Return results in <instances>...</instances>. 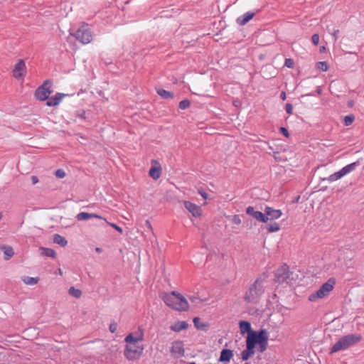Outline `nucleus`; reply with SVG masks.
I'll use <instances>...</instances> for the list:
<instances>
[{
  "instance_id": "56",
  "label": "nucleus",
  "mask_w": 364,
  "mask_h": 364,
  "mask_svg": "<svg viewBox=\"0 0 364 364\" xmlns=\"http://www.w3.org/2000/svg\"><path fill=\"white\" fill-rule=\"evenodd\" d=\"M146 223L147 225L149 226V228H151V223H149V221L147 220Z\"/></svg>"
},
{
  "instance_id": "53",
  "label": "nucleus",
  "mask_w": 364,
  "mask_h": 364,
  "mask_svg": "<svg viewBox=\"0 0 364 364\" xmlns=\"http://www.w3.org/2000/svg\"><path fill=\"white\" fill-rule=\"evenodd\" d=\"M280 97H281V99H282V100H286L287 96H286V93H285V92L282 91V92H281V94H280Z\"/></svg>"
},
{
  "instance_id": "45",
  "label": "nucleus",
  "mask_w": 364,
  "mask_h": 364,
  "mask_svg": "<svg viewBox=\"0 0 364 364\" xmlns=\"http://www.w3.org/2000/svg\"><path fill=\"white\" fill-rule=\"evenodd\" d=\"M198 194H200L204 199H207L208 198V194L206 193V191L203 189L200 188L198 190Z\"/></svg>"
},
{
  "instance_id": "25",
  "label": "nucleus",
  "mask_w": 364,
  "mask_h": 364,
  "mask_svg": "<svg viewBox=\"0 0 364 364\" xmlns=\"http://www.w3.org/2000/svg\"><path fill=\"white\" fill-rule=\"evenodd\" d=\"M40 250L41 251V255L46 257H50L52 258L56 257V252L54 250L47 247H40Z\"/></svg>"
},
{
  "instance_id": "50",
  "label": "nucleus",
  "mask_w": 364,
  "mask_h": 364,
  "mask_svg": "<svg viewBox=\"0 0 364 364\" xmlns=\"http://www.w3.org/2000/svg\"><path fill=\"white\" fill-rule=\"evenodd\" d=\"M339 33V30L336 29L333 32V36L334 37V41H336L338 39V36Z\"/></svg>"
},
{
  "instance_id": "15",
  "label": "nucleus",
  "mask_w": 364,
  "mask_h": 364,
  "mask_svg": "<svg viewBox=\"0 0 364 364\" xmlns=\"http://www.w3.org/2000/svg\"><path fill=\"white\" fill-rule=\"evenodd\" d=\"M255 12L247 11L244 14L240 16L237 19L236 22L240 26H244L255 15Z\"/></svg>"
},
{
  "instance_id": "58",
  "label": "nucleus",
  "mask_w": 364,
  "mask_h": 364,
  "mask_svg": "<svg viewBox=\"0 0 364 364\" xmlns=\"http://www.w3.org/2000/svg\"><path fill=\"white\" fill-rule=\"evenodd\" d=\"M351 105H352V102L348 103V106H351Z\"/></svg>"
},
{
  "instance_id": "16",
  "label": "nucleus",
  "mask_w": 364,
  "mask_h": 364,
  "mask_svg": "<svg viewBox=\"0 0 364 364\" xmlns=\"http://www.w3.org/2000/svg\"><path fill=\"white\" fill-rule=\"evenodd\" d=\"M232 357L233 351L228 348H224L220 352V355L218 360L221 363H227L230 362Z\"/></svg>"
},
{
  "instance_id": "47",
  "label": "nucleus",
  "mask_w": 364,
  "mask_h": 364,
  "mask_svg": "<svg viewBox=\"0 0 364 364\" xmlns=\"http://www.w3.org/2000/svg\"><path fill=\"white\" fill-rule=\"evenodd\" d=\"M280 133L282 134L286 137H289V136L287 129L284 127H280Z\"/></svg>"
},
{
  "instance_id": "46",
  "label": "nucleus",
  "mask_w": 364,
  "mask_h": 364,
  "mask_svg": "<svg viewBox=\"0 0 364 364\" xmlns=\"http://www.w3.org/2000/svg\"><path fill=\"white\" fill-rule=\"evenodd\" d=\"M232 223L235 225H240L241 223V219L238 215H235L233 216Z\"/></svg>"
},
{
  "instance_id": "51",
  "label": "nucleus",
  "mask_w": 364,
  "mask_h": 364,
  "mask_svg": "<svg viewBox=\"0 0 364 364\" xmlns=\"http://www.w3.org/2000/svg\"><path fill=\"white\" fill-rule=\"evenodd\" d=\"M189 299L191 300V302H195V303H196L197 301L199 300L198 297H196V296H190Z\"/></svg>"
},
{
  "instance_id": "37",
  "label": "nucleus",
  "mask_w": 364,
  "mask_h": 364,
  "mask_svg": "<svg viewBox=\"0 0 364 364\" xmlns=\"http://www.w3.org/2000/svg\"><path fill=\"white\" fill-rule=\"evenodd\" d=\"M190 106H191V102L187 99L181 100L178 105V107L181 109H186L188 108Z\"/></svg>"
},
{
  "instance_id": "40",
  "label": "nucleus",
  "mask_w": 364,
  "mask_h": 364,
  "mask_svg": "<svg viewBox=\"0 0 364 364\" xmlns=\"http://www.w3.org/2000/svg\"><path fill=\"white\" fill-rule=\"evenodd\" d=\"M109 330L111 333H115L117 330V323L115 321L112 322L109 324Z\"/></svg>"
},
{
  "instance_id": "29",
  "label": "nucleus",
  "mask_w": 364,
  "mask_h": 364,
  "mask_svg": "<svg viewBox=\"0 0 364 364\" xmlns=\"http://www.w3.org/2000/svg\"><path fill=\"white\" fill-rule=\"evenodd\" d=\"M343 173L341 172V171H338L337 172H335L334 173L330 175L327 178L326 180H328L329 182H333V181H336L340 178H341L342 177H343Z\"/></svg>"
},
{
  "instance_id": "14",
  "label": "nucleus",
  "mask_w": 364,
  "mask_h": 364,
  "mask_svg": "<svg viewBox=\"0 0 364 364\" xmlns=\"http://www.w3.org/2000/svg\"><path fill=\"white\" fill-rule=\"evenodd\" d=\"M184 206L193 215V216L199 217L201 215V209L196 204L191 201H185Z\"/></svg>"
},
{
  "instance_id": "22",
  "label": "nucleus",
  "mask_w": 364,
  "mask_h": 364,
  "mask_svg": "<svg viewBox=\"0 0 364 364\" xmlns=\"http://www.w3.org/2000/svg\"><path fill=\"white\" fill-rule=\"evenodd\" d=\"M149 176L153 178V179H158L159 178V177L161 176V166L159 165V166H151L150 170H149Z\"/></svg>"
},
{
  "instance_id": "17",
  "label": "nucleus",
  "mask_w": 364,
  "mask_h": 364,
  "mask_svg": "<svg viewBox=\"0 0 364 364\" xmlns=\"http://www.w3.org/2000/svg\"><path fill=\"white\" fill-rule=\"evenodd\" d=\"M257 343H262L269 339V333L266 329H260L259 331H254Z\"/></svg>"
},
{
  "instance_id": "41",
  "label": "nucleus",
  "mask_w": 364,
  "mask_h": 364,
  "mask_svg": "<svg viewBox=\"0 0 364 364\" xmlns=\"http://www.w3.org/2000/svg\"><path fill=\"white\" fill-rule=\"evenodd\" d=\"M55 174L59 178H63L65 176V173L63 169L56 170Z\"/></svg>"
},
{
  "instance_id": "20",
  "label": "nucleus",
  "mask_w": 364,
  "mask_h": 364,
  "mask_svg": "<svg viewBox=\"0 0 364 364\" xmlns=\"http://www.w3.org/2000/svg\"><path fill=\"white\" fill-rule=\"evenodd\" d=\"M0 250L4 252V257L6 260L11 259L14 255V250L11 246L6 245H1Z\"/></svg>"
},
{
  "instance_id": "35",
  "label": "nucleus",
  "mask_w": 364,
  "mask_h": 364,
  "mask_svg": "<svg viewBox=\"0 0 364 364\" xmlns=\"http://www.w3.org/2000/svg\"><path fill=\"white\" fill-rule=\"evenodd\" d=\"M316 68L321 71H326L328 69V65L326 61H320L316 63Z\"/></svg>"
},
{
  "instance_id": "26",
  "label": "nucleus",
  "mask_w": 364,
  "mask_h": 364,
  "mask_svg": "<svg viewBox=\"0 0 364 364\" xmlns=\"http://www.w3.org/2000/svg\"><path fill=\"white\" fill-rule=\"evenodd\" d=\"M53 242L60 245L61 247H65L68 244V241L66 240V239L58 234L54 235Z\"/></svg>"
},
{
  "instance_id": "48",
  "label": "nucleus",
  "mask_w": 364,
  "mask_h": 364,
  "mask_svg": "<svg viewBox=\"0 0 364 364\" xmlns=\"http://www.w3.org/2000/svg\"><path fill=\"white\" fill-rule=\"evenodd\" d=\"M109 227H112L113 228H114L119 232L122 233V231H123L122 228L121 227L118 226L117 225H116L115 223H109Z\"/></svg>"
},
{
  "instance_id": "59",
  "label": "nucleus",
  "mask_w": 364,
  "mask_h": 364,
  "mask_svg": "<svg viewBox=\"0 0 364 364\" xmlns=\"http://www.w3.org/2000/svg\"><path fill=\"white\" fill-rule=\"evenodd\" d=\"M245 364H250L249 363H245Z\"/></svg>"
},
{
  "instance_id": "3",
  "label": "nucleus",
  "mask_w": 364,
  "mask_h": 364,
  "mask_svg": "<svg viewBox=\"0 0 364 364\" xmlns=\"http://www.w3.org/2000/svg\"><path fill=\"white\" fill-rule=\"evenodd\" d=\"M361 340L360 335L348 334L341 337L331 348L330 353H334L340 350H344L355 345Z\"/></svg>"
},
{
  "instance_id": "1",
  "label": "nucleus",
  "mask_w": 364,
  "mask_h": 364,
  "mask_svg": "<svg viewBox=\"0 0 364 364\" xmlns=\"http://www.w3.org/2000/svg\"><path fill=\"white\" fill-rule=\"evenodd\" d=\"M162 300L166 305L176 311H186L189 307L186 299L175 291L165 293L162 296Z\"/></svg>"
},
{
  "instance_id": "39",
  "label": "nucleus",
  "mask_w": 364,
  "mask_h": 364,
  "mask_svg": "<svg viewBox=\"0 0 364 364\" xmlns=\"http://www.w3.org/2000/svg\"><path fill=\"white\" fill-rule=\"evenodd\" d=\"M267 342H268V341H266L257 343L259 347V350L260 353H263L264 350H266V349L267 348Z\"/></svg>"
},
{
  "instance_id": "2",
  "label": "nucleus",
  "mask_w": 364,
  "mask_h": 364,
  "mask_svg": "<svg viewBox=\"0 0 364 364\" xmlns=\"http://www.w3.org/2000/svg\"><path fill=\"white\" fill-rule=\"evenodd\" d=\"M263 283L264 280L258 277L246 291L244 300L247 303L257 304L264 293Z\"/></svg>"
},
{
  "instance_id": "52",
  "label": "nucleus",
  "mask_w": 364,
  "mask_h": 364,
  "mask_svg": "<svg viewBox=\"0 0 364 364\" xmlns=\"http://www.w3.org/2000/svg\"><path fill=\"white\" fill-rule=\"evenodd\" d=\"M136 340H137V343H138L139 341H143V339H144V333L141 332V334H140V336H138V337H136Z\"/></svg>"
},
{
  "instance_id": "49",
  "label": "nucleus",
  "mask_w": 364,
  "mask_h": 364,
  "mask_svg": "<svg viewBox=\"0 0 364 364\" xmlns=\"http://www.w3.org/2000/svg\"><path fill=\"white\" fill-rule=\"evenodd\" d=\"M31 178L33 184H36L38 182V178L36 176H32Z\"/></svg>"
},
{
  "instance_id": "32",
  "label": "nucleus",
  "mask_w": 364,
  "mask_h": 364,
  "mask_svg": "<svg viewBox=\"0 0 364 364\" xmlns=\"http://www.w3.org/2000/svg\"><path fill=\"white\" fill-rule=\"evenodd\" d=\"M68 294L76 299H79L82 295V291L78 289H75L74 287H71L68 289Z\"/></svg>"
},
{
  "instance_id": "31",
  "label": "nucleus",
  "mask_w": 364,
  "mask_h": 364,
  "mask_svg": "<svg viewBox=\"0 0 364 364\" xmlns=\"http://www.w3.org/2000/svg\"><path fill=\"white\" fill-rule=\"evenodd\" d=\"M193 322L197 329L204 330L207 327V325L201 322L200 318L198 317H195L193 320Z\"/></svg>"
},
{
  "instance_id": "12",
  "label": "nucleus",
  "mask_w": 364,
  "mask_h": 364,
  "mask_svg": "<svg viewBox=\"0 0 364 364\" xmlns=\"http://www.w3.org/2000/svg\"><path fill=\"white\" fill-rule=\"evenodd\" d=\"M171 353L177 358L183 356L185 350L183 342L180 341H174L172 343Z\"/></svg>"
},
{
  "instance_id": "23",
  "label": "nucleus",
  "mask_w": 364,
  "mask_h": 364,
  "mask_svg": "<svg viewBox=\"0 0 364 364\" xmlns=\"http://www.w3.org/2000/svg\"><path fill=\"white\" fill-rule=\"evenodd\" d=\"M359 162L355 161L353 163H351L350 164L346 165V166L343 167L341 171L343 173V176H346V174L353 171L357 166H358Z\"/></svg>"
},
{
  "instance_id": "36",
  "label": "nucleus",
  "mask_w": 364,
  "mask_h": 364,
  "mask_svg": "<svg viewBox=\"0 0 364 364\" xmlns=\"http://www.w3.org/2000/svg\"><path fill=\"white\" fill-rule=\"evenodd\" d=\"M355 117L353 114L346 115L343 119L345 126H350L354 121Z\"/></svg>"
},
{
  "instance_id": "7",
  "label": "nucleus",
  "mask_w": 364,
  "mask_h": 364,
  "mask_svg": "<svg viewBox=\"0 0 364 364\" xmlns=\"http://www.w3.org/2000/svg\"><path fill=\"white\" fill-rule=\"evenodd\" d=\"M52 81L46 80L35 91V97L40 101H44L48 99L49 95L53 92L51 89Z\"/></svg>"
},
{
  "instance_id": "42",
  "label": "nucleus",
  "mask_w": 364,
  "mask_h": 364,
  "mask_svg": "<svg viewBox=\"0 0 364 364\" xmlns=\"http://www.w3.org/2000/svg\"><path fill=\"white\" fill-rule=\"evenodd\" d=\"M294 60L291 58H287L285 60L284 65L289 68H291L294 67Z\"/></svg>"
},
{
  "instance_id": "43",
  "label": "nucleus",
  "mask_w": 364,
  "mask_h": 364,
  "mask_svg": "<svg viewBox=\"0 0 364 364\" xmlns=\"http://www.w3.org/2000/svg\"><path fill=\"white\" fill-rule=\"evenodd\" d=\"M311 41L312 43L315 45V46H317L318 44V42H319V36L318 33H314L312 36H311Z\"/></svg>"
},
{
  "instance_id": "27",
  "label": "nucleus",
  "mask_w": 364,
  "mask_h": 364,
  "mask_svg": "<svg viewBox=\"0 0 364 364\" xmlns=\"http://www.w3.org/2000/svg\"><path fill=\"white\" fill-rule=\"evenodd\" d=\"M157 94L161 97L162 98L164 99H172L173 97V93L170 92V91H167L164 89H162V88H159L157 90Z\"/></svg>"
},
{
  "instance_id": "18",
  "label": "nucleus",
  "mask_w": 364,
  "mask_h": 364,
  "mask_svg": "<svg viewBox=\"0 0 364 364\" xmlns=\"http://www.w3.org/2000/svg\"><path fill=\"white\" fill-rule=\"evenodd\" d=\"M250 345L251 344H246V349L242 351L241 356L243 360H247L255 354V348Z\"/></svg>"
},
{
  "instance_id": "28",
  "label": "nucleus",
  "mask_w": 364,
  "mask_h": 364,
  "mask_svg": "<svg viewBox=\"0 0 364 364\" xmlns=\"http://www.w3.org/2000/svg\"><path fill=\"white\" fill-rule=\"evenodd\" d=\"M256 338H257L255 336L254 331L251 332L250 333H249L247 338L246 344H251V346L255 348V345L257 344V341Z\"/></svg>"
},
{
  "instance_id": "54",
  "label": "nucleus",
  "mask_w": 364,
  "mask_h": 364,
  "mask_svg": "<svg viewBox=\"0 0 364 364\" xmlns=\"http://www.w3.org/2000/svg\"><path fill=\"white\" fill-rule=\"evenodd\" d=\"M95 251L97 252V253H101L102 252V249L101 247H96L95 248Z\"/></svg>"
},
{
  "instance_id": "38",
  "label": "nucleus",
  "mask_w": 364,
  "mask_h": 364,
  "mask_svg": "<svg viewBox=\"0 0 364 364\" xmlns=\"http://www.w3.org/2000/svg\"><path fill=\"white\" fill-rule=\"evenodd\" d=\"M279 229H280V227H279V224L277 223L270 224L267 228V230L269 232H277V231L279 230Z\"/></svg>"
},
{
  "instance_id": "4",
  "label": "nucleus",
  "mask_w": 364,
  "mask_h": 364,
  "mask_svg": "<svg viewBox=\"0 0 364 364\" xmlns=\"http://www.w3.org/2000/svg\"><path fill=\"white\" fill-rule=\"evenodd\" d=\"M92 226L96 235L107 236L109 233V223L100 215L92 213Z\"/></svg>"
},
{
  "instance_id": "44",
  "label": "nucleus",
  "mask_w": 364,
  "mask_h": 364,
  "mask_svg": "<svg viewBox=\"0 0 364 364\" xmlns=\"http://www.w3.org/2000/svg\"><path fill=\"white\" fill-rule=\"evenodd\" d=\"M285 110L287 114H291L293 112V106L290 103H287L285 105Z\"/></svg>"
},
{
  "instance_id": "55",
  "label": "nucleus",
  "mask_w": 364,
  "mask_h": 364,
  "mask_svg": "<svg viewBox=\"0 0 364 364\" xmlns=\"http://www.w3.org/2000/svg\"><path fill=\"white\" fill-rule=\"evenodd\" d=\"M316 92L318 95H320L321 93V89L320 87H318Z\"/></svg>"
},
{
  "instance_id": "57",
  "label": "nucleus",
  "mask_w": 364,
  "mask_h": 364,
  "mask_svg": "<svg viewBox=\"0 0 364 364\" xmlns=\"http://www.w3.org/2000/svg\"><path fill=\"white\" fill-rule=\"evenodd\" d=\"M2 218V214L0 213V220H1Z\"/></svg>"
},
{
  "instance_id": "30",
  "label": "nucleus",
  "mask_w": 364,
  "mask_h": 364,
  "mask_svg": "<svg viewBox=\"0 0 364 364\" xmlns=\"http://www.w3.org/2000/svg\"><path fill=\"white\" fill-rule=\"evenodd\" d=\"M39 280L38 277H24L22 279V281L24 284L27 285H34L38 283Z\"/></svg>"
},
{
  "instance_id": "5",
  "label": "nucleus",
  "mask_w": 364,
  "mask_h": 364,
  "mask_svg": "<svg viewBox=\"0 0 364 364\" xmlns=\"http://www.w3.org/2000/svg\"><path fill=\"white\" fill-rule=\"evenodd\" d=\"M335 284L336 279L334 278H330L326 282L323 284L316 292L309 296V300L315 301L318 299L324 298L333 290Z\"/></svg>"
},
{
  "instance_id": "6",
  "label": "nucleus",
  "mask_w": 364,
  "mask_h": 364,
  "mask_svg": "<svg viewBox=\"0 0 364 364\" xmlns=\"http://www.w3.org/2000/svg\"><path fill=\"white\" fill-rule=\"evenodd\" d=\"M144 349L142 345L127 344L124 350V355L129 361L136 360L142 355Z\"/></svg>"
},
{
  "instance_id": "34",
  "label": "nucleus",
  "mask_w": 364,
  "mask_h": 364,
  "mask_svg": "<svg viewBox=\"0 0 364 364\" xmlns=\"http://www.w3.org/2000/svg\"><path fill=\"white\" fill-rule=\"evenodd\" d=\"M124 341L127 343V344H138L137 343V340L136 338V337H134L133 336L132 333H129L128 334L125 338H124Z\"/></svg>"
},
{
  "instance_id": "19",
  "label": "nucleus",
  "mask_w": 364,
  "mask_h": 364,
  "mask_svg": "<svg viewBox=\"0 0 364 364\" xmlns=\"http://www.w3.org/2000/svg\"><path fill=\"white\" fill-rule=\"evenodd\" d=\"M65 96V94L57 93L53 97L50 98L47 101L46 105L48 107L56 106L60 102V101Z\"/></svg>"
},
{
  "instance_id": "9",
  "label": "nucleus",
  "mask_w": 364,
  "mask_h": 364,
  "mask_svg": "<svg viewBox=\"0 0 364 364\" xmlns=\"http://www.w3.org/2000/svg\"><path fill=\"white\" fill-rule=\"evenodd\" d=\"M290 272L289 267L287 264H284L279 268L275 273V281L279 284H282L289 278Z\"/></svg>"
},
{
  "instance_id": "24",
  "label": "nucleus",
  "mask_w": 364,
  "mask_h": 364,
  "mask_svg": "<svg viewBox=\"0 0 364 364\" xmlns=\"http://www.w3.org/2000/svg\"><path fill=\"white\" fill-rule=\"evenodd\" d=\"M240 329L242 333L252 332L251 324L247 321H240L239 323Z\"/></svg>"
},
{
  "instance_id": "13",
  "label": "nucleus",
  "mask_w": 364,
  "mask_h": 364,
  "mask_svg": "<svg viewBox=\"0 0 364 364\" xmlns=\"http://www.w3.org/2000/svg\"><path fill=\"white\" fill-rule=\"evenodd\" d=\"M246 213L247 215L252 216V218H254L259 222L265 223V219H264L265 218L264 215V213H262L261 211H258V210H255L254 207L248 206L246 208Z\"/></svg>"
},
{
  "instance_id": "33",
  "label": "nucleus",
  "mask_w": 364,
  "mask_h": 364,
  "mask_svg": "<svg viewBox=\"0 0 364 364\" xmlns=\"http://www.w3.org/2000/svg\"><path fill=\"white\" fill-rule=\"evenodd\" d=\"M76 218L79 221L87 220L91 218V213L82 212L76 215Z\"/></svg>"
},
{
  "instance_id": "21",
  "label": "nucleus",
  "mask_w": 364,
  "mask_h": 364,
  "mask_svg": "<svg viewBox=\"0 0 364 364\" xmlns=\"http://www.w3.org/2000/svg\"><path fill=\"white\" fill-rule=\"evenodd\" d=\"M188 327V324L186 321H177L171 326V329L175 332H179L186 329Z\"/></svg>"
},
{
  "instance_id": "8",
  "label": "nucleus",
  "mask_w": 364,
  "mask_h": 364,
  "mask_svg": "<svg viewBox=\"0 0 364 364\" xmlns=\"http://www.w3.org/2000/svg\"><path fill=\"white\" fill-rule=\"evenodd\" d=\"M75 38L82 44H87L91 41V31L88 23H82L73 35Z\"/></svg>"
},
{
  "instance_id": "11",
  "label": "nucleus",
  "mask_w": 364,
  "mask_h": 364,
  "mask_svg": "<svg viewBox=\"0 0 364 364\" xmlns=\"http://www.w3.org/2000/svg\"><path fill=\"white\" fill-rule=\"evenodd\" d=\"M282 213L279 209H274L273 208L266 206L264 209V215L265 219V223L268 220H273L278 219L281 217Z\"/></svg>"
},
{
  "instance_id": "10",
  "label": "nucleus",
  "mask_w": 364,
  "mask_h": 364,
  "mask_svg": "<svg viewBox=\"0 0 364 364\" xmlns=\"http://www.w3.org/2000/svg\"><path fill=\"white\" fill-rule=\"evenodd\" d=\"M26 72V66L23 60L20 59L15 65L12 73L13 76L17 79H23Z\"/></svg>"
}]
</instances>
